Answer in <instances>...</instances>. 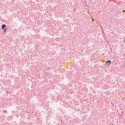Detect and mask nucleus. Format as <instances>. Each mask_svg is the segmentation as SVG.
Here are the masks:
<instances>
[{
    "instance_id": "obj_1",
    "label": "nucleus",
    "mask_w": 125,
    "mask_h": 125,
    "mask_svg": "<svg viewBox=\"0 0 125 125\" xmlns=\"http://www.w3.org/2000/svg\"><path fill=\"white\" fill-rule=\"evenodd\" d=\"M111 63H112V62H111V61H107L106 62V65H107V66H110V65H111Z\"/></svg>"
},
{
    "instance_id": "obj_2",
    "label": "nucleus",
    "mask_w": 125,
    "mask_h": 125,
    "mask_svg": "<svg viewBox=\"0 0 125 125\" xmlns=\"http://www.w3.org/2000/svg\"><path fill=\"white\" fill-rule=\"evenodd\" d=\"M6 27V25L5 24H2L1 28L3 30H4V28H5Z\"/></svg>"
},
{
    "instance_id": "obj_3",
    "label": "nucleus",
    "mask_w": 125,
    "mask_h": 125,
    "mask_svg": "<svg viewBox=\"0 0 125 125\" xmlns=\"http://www.w3.org/2000/svg\"><path fill=\"white\" fill-rule=\"evenodd\" d=\"M6 31H7V29H4V32L6 33Z\"/></svg>"
}]
</instances>
